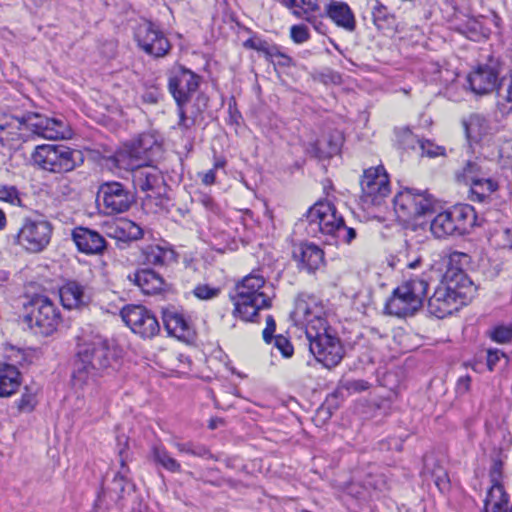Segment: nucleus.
<instances>
[{"mask_svg":"<svg viewBox=\"0 0 512 512\" xmlns=\"http://www.w3.org/2000/svg\"><path fill=\"white\" fill-rule=\"evenodd\" d=\"M477 291L472 280L458 269L446 284L438 286L428 299V311L443 319L473 299Z\"/></svg>","mask_w":512,"mask_h":512,"instance_id":"f257e3e1","label":"nucleus"},{"mask_svg":"<svg viewBox=\"0 0 512 512\" xmlns=\"http://www.w3.org/2000/svg\"><path fill=\"white\" fill-rule=\"evenodd\" d=\"M236 294L233 296V314L243 321H254L258 312L268 309L272 304V292L270 285L262 275L252 272L245 276L235 287Z\"/></svg>","mask_w":512,"mask_h":512,"instance_id":"f03ea898","label":"nucleus"},{"mask_svg":"<svg viewBox=\"0 0 512 512\" xmlns=\"http://www.w3.org/2000/svg\"><path fill=\"white\" fill-rule=\"evenodd\" d=\"M428 290V282L423 277H415L398 286L385 305L390 315L407 317L414 315L423 304Z\"/></svg>","mask_w":512,"mask_h":512,"instance_id":"7ed1b4c3","label":"nucleus"},{"mask_svg":"<svg viewBox=\"0 0 512 512\" xmlns=\"http://www.w3.org/2000/svg\"><path fill=\"white\" fill-rule=\"evenodd\" d=\"M32 160L43 170L65 173L83 162L82 153L63 144H44L36 147Z\"/></svg>","mask_w":512,"mask_h":512,"instance_id":"20e7f679","label":"nucleus"},{"mask_svg":"<svg viewBox=\"0 0 512 512\" xmlns=\"http://www.w3.org/2000/svg\"><path fill=\"white\" fill-rule=\"evenodd\" d=\"M474 220V209L470 205H456L438 213L430 223V230L436 238L463 235Z\"/></svg>","mask_w":512,"mask_h":512,"instance_id":"39448f33","label":"nucleus"},{"mask_svg":"<svg viewBox=\"0 0 512 512\" xmlns=\"http://www.w3.org/2000/svg\"><path fill=\"white\" fill-rule=\"evenodd\" d=\"M393 204L397 217L403 222H410L432 213L435 199L427 191L405 188L395 195Z\"/></svg>","mask_w":512,"mask_h":512,"instance_id":"423d86ee","label":"nucleus"},{"mask_svg":"<svg viewBox=\"0 0 512 512\" xmlns=\"http://www.w3.org/2000/svg\"><path fill=\"white\" fill-rule=\"evenodd\" d=\"M25 309L27 313L24 315V322L31 329H35L36 333L51 335L61 322L60 311L46 296H35Z\"/></svg>","mask_w":512,"mask_h":512,"instance_id":"0eeeda50","label":"nucleus"},{"mask_svg":"<svg viewBox=\"0 0 512 512\" xmlns=\"http://www.w3.org/2000/svg\"><path fill=\"white\" fill-rule=\"evenodd\" d=\"M306 337L310 352L326 368H333L341 362L344 356L343 347L340 340L329 333L327 324L323 330H308Z\"/></svg>","mask_w":512,"mask_h":512,"instance_id":"6e6552de","label":"nucleus"},{"mask_svg":"<svg viewBox=\"0 0 512 512\" xmlns=\"http://www.w3.org/2000/svg\"><path fill=\"white\" fill-rule=\"evenodd\" d=\"M343 220L334 204L328 201H319L306 213V230L314 237L318 234L333 237L340 225L343 224Z\"/></svg>","mask_w":512,"mask_h":512,"instance_id":"1a4fd4ad","label":"nucleus"},{"mask_svg":"<svg viewBox=\"0 0 512 512\" xmlns=\"http://www.w3.org/2000/svg\"><path fill=\"white\" fill-rule=\"evenodd\" d=\"M290 318L296 326L305 327V333L310 329L323 330L327 323L322 303L316 297L307 294L298 295Z\"/></svg>","mask_w":512,"mask_h":512,"instance_id":"9d476101","label":"nucleus"},{"mask_svg":"<svg viewBox=\"0 0 512 512\" xmlns=\"http://www.w3.org/2000/svg\"><path fill=\"white\" fill-rule=\"evenodd\" d=\"M96 201L103 206L105 214L115 215L128 211L135 199L125 185L117 181H108L99 186Z\"/></svg>","mask_w":512,"mask_h":512,"instance_id":"9b49d317","label":"nucleus"},{"mask_svg":"<svg viewBox=\"0 0 512 512\" xmlns=\"http://www.w3.org/2000/svg\"><path fill=\"white\" fill-rule=\"evenodd\" d=\"M52 225L44 219L24 218L16 236L17 244L29 252H40L50 242Z\"/></svg>","mask_w":512,"mask_h":512,"instance_id":"f8f14e48","label":"nucleus"},{"mask_svg":"<svg viewBox=\"0 0 512 512\" xmlns=\"http://www.w3.org/2000/svg\"><path fill=\"white\" fill-rule=\"evenodd\" d=\"M78 357L88 363L93 370H104L112 365L114 354L107 341L100 335L89 338L80 337L78 343Z\"/></svg>","mask_w":512,"mask_h":512,"instance_id":"ddd939ff","label":"nucleus"},{"mask_svg":"<svg viewBox=\"0 0 512 512\" xmlns=\"http://www.w3.org/2000/svg\"><path fill=\"white\" fill-rule=\"evenodd\" d=\"M200 76L184 66L171 68L168 76V88L177 106H185L196 93Z\"/></svg>","mask_w":512,"mask_h":512,"instance_id":"4468645a","label":"nucleus"},{"mask_svg":"<svg viewBox=\"0 0 512 512\" xmlns=\"http://www.w3.org/2000/svg\"><path fill=\"white\" fill-rule=\"evenodd\" d=\"M135 40L147 54L163 57L170 50V43L164 33L151 21L143 20L135 28Z\"/></svg>","mask_w":512,"mask_h":512,"instance_id":"2eb2a0df","label":"nucleus"},{"mask_svg":"<svg viewBox=\"0 0 512 512\" xmlns=\"http://www.w3.org/2000/svg\"><path fill=\"white\" fill-rule=\"evenodd\" d=\"M121 317L134 333L143 338H151L160 330L155 315L142 305H126L121 310Z\"/></svg>","mask_w":512,"mask_h":512,"instance_id":"dca6fc26","label":"nucleus"},{"mask_svg":"<svg viewBox=\"0 0 512 512\" xmlns=\"http://www.w3.org/2000/svg\"><path fill=\"white\" fill-rule=\"evenodd\" d=\"M360 184L364 196L374 204L390 193L388 175L382 166L366 169Z\"/></svg>","mask_w":512,"mask_h":512,"instance_id":"f3484780","label":"nucleus"},{"mask_svg":"<svg viewBox=\"0 0 512 512\" xmlns=\"http://www.w3.org/2000/svg\"><path fill=\"white\" fill-rule=\"evenodd\" d=\"M132 181L136 189L143 192L159 189L163 183L161 172L146 163H131Z\"/></svg>","mask_w":512,"mask_h":512,"instance_id":"a211bd4d","label":"nucleus"},{"mask_svg":"<svg viewBox=\"0 0 512 512\" xmlns=\"http://www.w3.org/2000/svg\"><path fill=\"white\" fill-rule=\"evenodd\" d=\"M72 238L79 251L86 254H99L105 249V239L96 231L76 227L72 232Z\"/></svg>","mask_w":512,"mask_h":512,"instance_id":"6ab92c4d","label":"nucleus"},{"mask_svg":"<svg viewBox=\"0 0 512 512\" xmlns=\"http://www.w3.org/2000/svg\"><path fill=\"white\" fill-rule=\"evenodd\" d=\"M468 83L475 94L483 95L492 92L498 80L496 71L489 66H479L469 74Z\"/></svg>","mask_w":512,"mask_h":512,"instance_id":"aec40b11","label":"nucleus"},{"mask_svg":"<svg viewBox=\"0 0 512 512\" xmlns=\"http://www.w3.org/2000/svg\"><path fill=\"white\" fill-rule=\"evenodd\" d=\"M343 136L339 131H332L312 143L309 152L318 159H328L340 152Z\"/></svg>","mask_w":512,"mask_h":512,"instance_id":"412c9836","label":"nucleus"},{"mask_svg":"<svg viewBox=\"0 0 512 512\" xmlns=\"http://www.w3.org/2000/svg\"><path fill=\"white\" fill-rule=\"evenodd\" d=\"M293 256L310 273L317 270L324 260L323 251L313 243H303L295 247Z\"/></svg>","mask_w":512,"mask_h":512,"instance_id":"4be33fe9","label":"nucleus"},{"mask_svg":"<svg viewBox=\"0 0 512 512\" xmlns=\"http://www.w3.org/2000/svg\"><path fill=\"white\" fill-rule=\"evenodd\" d=\"M466 138L470 144L479 143L492 132L489 121L481 114L474 113L462 120Z\"/></svg>","mask_w":512,"mask_h":512,"instance_id":"5701e85b","label":"nucleus"},{"mask_svg":"<svg viewBox=\"0 0 512 512\" xmlns=\"http://www.w3.org/2000/svg\"><path fill=\"white\" fill-rule=\"evenodd\" d=\"M128 279L137 285L144 294H157L163 290L162 277L151 269H140L128 275Z\"/></svg>","mask_w":512,"mask_h":512,"instance_id":"b1692460","label":"nucleus"},{"mask_svg":"<svg viewBox=\"0 0 512 512\" xmlns=\"http://www.w3.org/2000/svg\"><path fill=\"white\" fill-rule=\"evenodd\" d=\"M490 171L487 167V161L476 157L468 160L462 167L455 171V178L458 182L470 185L481 177L488 176Z\"/></svg>","mask_w":512,"mask_h":512,"instance_id":"393cba45","label":"nucleus"},{"mask_svg":"<svg viewBox=\"0 0 512 512\" xmlns=\"http://www.w3.org/2000/svg\"><path fill=\"white\" fill-rule=\"evenodd\" d=\"M208 106V97L204 94H199L191 110H185L184 106H178V128L183 132H188L197 122L198 119L201 118L202 112Z\"/></svg>","mask_w":512,"mask_h":512,"instance_id":"a878e982","label":"nucleus"},{"mask_svg":"<svg viewBox=\"0 0 512 512\" xmlns=\"http://www.w3.org/2000/svg\"><path fill=\"white\" fill-rule=\"evenodd\" d=\"M163 323L169 334L178 338H184L190 335L191 325L186 316L175 309H166L163 311Z\"/></svg>","mask_w":512,"mask_h":512,"instance_id":"bb28decb","label":"nucleus"},{"mask_svg":"<svg viewBox=\"0 0 512 512\" xmlns=\"http://www.w3.org/2000/svg\"><path fill=\"white\" fill-rule=\"evenodd\" d=\"M29 137L28 130L24 125V116L22 118H12L3 124H0V141L9 146H13Z\"/></svg>","mask_w":512,"mask_h":512,"instance_id":"cd10ccee","label":"nucleus"},{"mask_svg":"<svg viewBox=\"0 0 512 512\" xmlns=\"http://www.w3.org/2000/svg\"><path fill=\"white\" fill-rule=\"evenodd\" d=\"M326 13L337 26L350 32L355 30L356 22L354 14L346 3L337 1L331 2L327 5Z\"/></svg>","mask_w":512,"mask_h":512,"instance_id":"c85d7f7f","label":"nucleus"},{"mask_svg":"<svg viewBox=\"0 0 512 512\" xmlns=\"http://www.w3.org/2000/svg\"><path fill=\"white\" fill-rule=\"evenodd\" d=\"M24 125L28 132L34 135L50 140H58V134H54L52 130L47 129V125H55V118H49L38 113H28L24 115Z\"/></svg>","mask_w":512,"mask_h":512,"instance_id":"c756f323","label":"nucleus"},{"mask_svg":"<svg viewBox=\"0 0 512 512\" xmlns=\"http://www.w3.org/2000/svg\"><path fill=\"white\" fill-rule=\"evenodd\" d=\"M24 125L28 132L34 135L50 140H58V134H54L52 130L47 129V125H55V118H49L38 113H28L24 115Z\"/></svg>","mask_w":512,"mask_h":512,"instance_id":"7c9ffc66","label":"nucleus"},{"mask_svg":"<svg viewBox=\"0 0 512 512\" xmlns=\"http://www.w3.org/2000/svg\"><path fill=\"white\" fill-rule=\"evenodd\" d=\"M60 300L67 309L78 308L86 303L84 287L76 281H69L59 290Z\"/></svg>","mask_w":512,"mask_h":512,"instance_id":"2f4dec72","label":"nucleus"},{"mask_svg":"<svg viewBox=\"0 0 512 512\" xmlns=\"http://www.w3.org/2000/svg\"><path fill=\"white\" fill-rule=\"evenodd\" d=\"M154 148H158L157 139L152 134L143 133L132 143L128 154L138 163H147Z\"/></svg>","mask_w":512,"mask_h":512,"instance_id":"473e14b6","label":"nucleus"},{"mask_svg":"<svg viewBox=\"0 0 512 512\" xmlns=\"http://www.w3.org/2000/svg\"><path fill=\"white\" fill-rule=\"evenodd\" d=\"M21 384L19 370L11 364H0V397L14 394Z\"/></svg>","mask_w":512,"mask_h":512,"instance_id":"72a5a7b5","label":"nucleus"},{"mask_svg":"<svg viewBox=\"0 0 512 512\" xmlns=\"http://www.w3.org/2000/svg\"><path fill=\"white\" fill-rule=\"evenodd\" d=\"M109 236L124 241H136L143 237V229L130 220H120L110 227Z\"/></svg>","mask_w":512,"mask_h":512,"instance_id":"f704fd0d","label":"nucleus"},{"mask_svg":"<svg viewBox=\"0 0 512 512\" xmlns=\"http://www.w3.org/2000/svg\"><path fill=\"white\" fill-rule=\"evenodd\" d=\"M365 12L370 14L374 25L378 29H386L394 22L393 15L379 0H366Z\"/></svg>","mask_w":512,"mask_h":512,"instance_id":"c9c22d12","label":"nucleus"},{"mask_svg":"<svg viewBox=\"0 0 512 512\" xmlns=\"http://www.w3.org/2000/svg\"><path fill=\"white\" fill-rule=\"evenodd\" d=\"M498 187L497 181L490 178L489 175L481 177L470 184L469 198L471 201L483 203L498 189Z\"/></svg>","mask_w":512,"mask_h":512,"instance_id":"e433bc0d","label":"nucleus"},{"mask_svg":"<svg viewBox=\"0 0 512 512\" xmlns=\"http://www.w3.org/2000/svg\"><path fill=\"white\" fill-rule=\"evenodd\" d=\"M151 457L155 464L172 473L182 471L181 464L171 456L170 452L161 444H155L151 448Z\"/></svg>","mask_w":512,"mask_h":512,"instance_id":"4c0bfd02","label":"nucleus"},{"mask_svg":"<svg viewBox=\"0 0 512 512\" xmlns=\"http://www.w3.org/2000/svg\"><path fill=\"white\" fill-rule=\"evenodd\" d=\"M143 261L147 265L164 266L173 256V251L160 245H148L142 249Z\"/></svg>","mask_w":512,"mask_h":512,"instance_id":"58836bf2","label":"nucleus"},{"mask_svg":"<svg viewBox=\"0 0 512 512\" xmlns=\"http://www.w3.org/2000/svg\"><path fill=\"white\" fill-rule=\"evenodd\" d=\"M501 476L500 470L495 466L490 472L491 487L488 489L484 503H500L509 504L508 494L499 481Z\"/></svg>","mask_w":512,"mask_h":512,"instance_id":"ea45409f","label":"nucleus"},{"mask_svg":"<svg viewBox=\"0 0 512 512\" xmlns=\"http://www.w3.org/2000/svg\"><path fill=\"white\" fill-rule=\"evenodd\" d=\"M244 45L245 47L262 52L268 60L273 61L275 58H281L282 61L279 60L278 63L282 65H286L291 60L288 56L281 53L276 46L270 45L268 42L261 39H248L245 41Z\"/></svg>","mask_w":512,"mask_h":512,"instance_id":"a19ab883","label":"nucleus"},{"mask_svg":"<svg viewBox=\"0 0 512 512\" xmlns=\"http://www.w3.org/2000/svg\"><path fill=\"white\" fill-rule=\"evenodd\" d=\"M97 370L91 369L88 363L84 362L83 359L76 360L74 364V371L72 374V382L75 387L83 388L94 381Z\"/></svg>","mask_w":512,"mask_h":512,"instance_id":"79ce46f5","label":"nucleus"},{"mask_svg":"<svg viewBox=\"0 0 512 512\" xmlns=\"http://www.w3.org/2000/svg\"><path fill=\"white\" fill-rule=\"evenodd\" d=\"M173 446L178 450L179 453H185L200 458H209L217 460V458L214 457L210 450L202 444L194 443L191 441H174Z\"/></svg>","mask_w":512,"mask_h":512,"instance_id":"37998d69","label":"nucleus"},{"mask_svg":"<svg viewBox=\"0 0 512 512\" xmlns=\"http://www.w3.org/2000/svg\"><path fill=\"white\" fill-rule=\"evenodd\" d=\"M21 196L22 194L15 186L0 184V201L14 206H23Z\"/></svg>","mask_w":512,"mask_h":512,"instance_id":"c03bdc74","label":"nucleus"},{"mask_svg":"<svg viewBox=\"0 0 512 512\" xmlns=\"http://www.w3.org/2000/svg\"><path fill=\"white\" fill-rule=\"evenodd\" d=\"M284 6L293 9V13L299 17L307 14L308 10H314L315 5L305 0H282Z\"/></svg>","mask_w":512,"mask_h":512,"instance_id":"a18cd8bd","label":"nucleus"},{"mask_svg":"<svg viewBox=\"0 0 512 512\" xmlns=\"http://www.w3.org/2000/svg\"><path fill=\"white\" fill-rule=\"evenodd\" d=\"M489 335L497 343H508L512 340V328L504 325L496 326L490 331Z\"/></svg>","mask_w":512,"mask_h":512,"instance_id":"49530a36","label":"nucleus"},{"mask_svg":"<svg viewBox=\"0 0 512 512\" xmlns=\"http://www.w3.org/2000/svg\"><path fill=\"white\" fill-rule=\"evenodd\" d=\"M220 293L219 288L211 287L207 284H199L193 289V294L200 300H209L217 297Z\"/></svg>","mask_w":512,"mask_h":512,"instance_id":"de8ad7c7","label":"nucleus"},{"mask_svg":"<svg viewBox=\"0 0 512 512\" xmlns=\"http://www.w3.org/2000/svg\"><path fill=\"white\" fill-rule=\"evenodd\" d=\"M417 142L423 155L431 158L444 155L445 148L442 146L436 145L429 140H418Z\"/></svg>","mask_w":512,"mask_h":512,"instance_id":"09e8293b","label":"nucleus"},{"mask_svg":"<svg viewBox=\"0 0 512 512\" xmlns=\"http://www.w3.org/2000/svg\"><path fill=\"white\" fill-rule=\"evenodd\" d=\"M369 386V383L362 379H352L341 382V388L348 393H359L367 390Z\"/></svg>","mask_w":512,"mask_h":512,"instance_id":"8fccbe9b","label":"nucleus"},{"mask_svg":"<svg viewBox=\"0 0 512 512\" xmlns=\"http://www.w3.org/2000/svg\"><path fill=\"white\" fill-rule=\"evenodd\" d=\"M272 342L274 343V347L277 348L284 357L289 358L293 355V346L286 337L277 335L273 338Z\"/></svg>","mask_w":512,"mask_h":512,"instance_id":"3c124183","label":"nucleus"},{"mask_svg":"<svg viewBox=\"0 0 512 512\" xmlns=\"http://www.w3.org/2000/svg\"><path fill=\"white\" fill-rule=\"evenodd\" d=\"M333 238H337L344 243H351L356 238V231L351 227H347L345 223L340 225L337 229V233L334 234Z\"/></svg>","mask_w":512,"mask_h":512,"instance_id":"603ef678","label":"nucleus"},{"mask_svg":"<svg viewBox=\"0 0 512 512\" xmlns=\"http://www.w3.org/2000/svg\"><path fill=\"white\" fill-rule=\"evenodd\" d=\"M291 38L295 43L301 44L309 39V32L304 25H294L291 27Z\"/></svg>","mask_w":512,"mask_h":512,"instance_id":"864d4df0","label":"nucleus"},{"mask_svg":"<svg viewBox=\"0 0 512 512\" xmlns=\"http://www.w3.org/2000/svg\"><path fill=\"white\" fill-rule=\"evenodd\" d=\"M47 129L52 130L55 134H58V139L67 138L70 135V130L65 122L59 119H55V125H47Z\"/></svg>","mask_w":512,"mask_h":512,"instance_id":"5fc2aeb1","label":"nucleus"},{"mask_svg":"<svg viewBox=\"0 0 512 512\" xmlns=\"http://www.w3.org/2000/svg\"><path fill=\"white\" fill-rule=\"evenodd\" d=\"M276 324L271 315L266 318V328L263 330V339L266 343H271L273 338V333L275 332Z\"/></svg>","mask_w":512,"mask_h":512,"instance_id":"6e6d98bb","label":"nucleus"},{"mask_svg":"<svg viewBox=\"0 0 512 512\" xmlns=\"http://www.w3.org/2000/svg\"><path fill=\"white\" fill-rule=\"evenodd\" d=\"M502 356H504V353L498 349H489L487 351V367L490 371L494 369Z\"/></svg>","mask_w":512,"mask_h":512,"instance_id":"4d7b16f0","label":"nucleus"},{"mask_svg":"<svg viewBox=\"0 0 512 512\" xmlns=\"http://www.w3.org/2000/svg\"><path fill=\"white\" fill-rule=\"evenodd\" d=\"M508 504L484 503L483 512H509Z\"/></svg>","mask_w":512,"mask_h":512,"instance_id":"13d9d810","label":"nucleus"},{"mask_svg":"<svg viewBox=\"0 0 512 512\" xmlns=\"http://www.w3.org/2000/svg\"><path fill=\"white\" fill-rule=\"evenodd\" d=\"M435 484L439 487V489H445L448 486L447 474L443 470H439L434 473Z\"/></svg>","mask_w":512,"mask_h":512,"instance_id":"bf43d9fd","label":"nucleus"},{"mask_svg":"<svg viewBox=\"0 0 512 512\" xmlns=\"http://www.w3.org/2000/svg\"><path fill=\"white\" fill-rule=\"evenodd\" d=\"M215 179H216L215 170L211 169L203 175L202 183L205 185H212L215 183Z\"/></svg>","mask_w":512,"mask_h":512,"instance_id":"052dcab7","label":"nucleus"},{"mask_svg":"<svg viewBox=\"0 0 512 512\" xmlns=\"http://www.w3.org/2000/svg\"><path fill=\"white\" fill-rule=\"evenodd\" d=\"M469 385H470V377L469 376L461 377L458 380L459 389H463V390L467 391L469 389Z\"/></svg>","mask_w":512,"mask_h":512,"instance_id":"680f3d73","label":"nucleus"},{"mask_svg":"<svg viewBox=\"0 0 512 512\" xmlns=\"http://www.w3.org/2000/svg\"><path fill=\"white\" fill-rule=\"evenodd\" d=\"M306 20L308 22H310L318 32L322 33L321 26L323 24L320 20H318L316 17H309V16L306 17Z\"/></svg>","mask_w":512,"mask_h":512,"instance_id":"e2e57ef3","label":"nucleus"},{"mask_svg":"<svg viewBox=\"0 0 512 512\" xmlns=\"http://www.w3.org/2000/svg\"><path fill=\"white\" fill-rule=\"evenodd\" d=\"M468 258L469 256L462 252H454L450 255L451 262L460 261L461 259L467 260Z\"/></svg>","mask_w":512,"mask_h":512,"instance_id":"0e129e2a","label":"nucleus"},{"mask_svg":"<svg viewBox=\"0 0 512 512\" xmlns=\"http://www.w3.org/2000/svg\"><path fill=\"white\" fill-rule=\"evenodd\" d=\"M420 263H421V259L417 258V259L407 263V267L410 269H414V268L418 267Z\"/></svg>","mask_w":512,"mask_h":512,"instance_id":"69168bd1","label":"nucleus"},{"mask_svg":"<svg viewBox=\"0 0 512 512\" xmlns=\"http://www.w3.org/2000/svg\"><path fill=\"white\" fill-rule=\"evenodd\" d=\"M6 225V216L5 213L0 209V230H2Z\"/></svg>","mask_w":512,"mask_h":512,"instance_id":"338daca9","label":"nucleus"},{"mask_svg":"<svg viewBox=\"0 0 512 512\" xmlns=\"http://www.w3.org/2000/svg\"><path fill=\"white\" fill-rule=\"evenodd\" d=\"M402 131H403L404 137H406L408 139H411V140L414 139V136H413L412 132L408 128H405Z\"/></svg>","mask_w":512,"mask_h":512,"instance_id":"774afa93","label":"nucleus"}]
</instances>
